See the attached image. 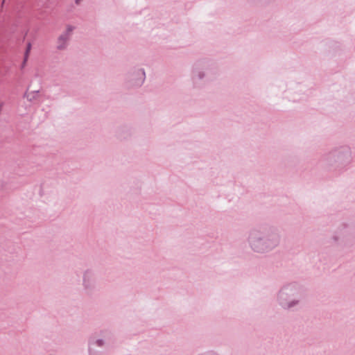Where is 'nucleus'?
I'll list each match as a JSON object with an SVG mask.
<instances>
[{
  "label": "nucleus",
  "instance_id": "obj_1",
  "mask_svg": "<svg viewBox=\"0 0 355 355\" xmlns=\"http://www.w3.org/2000/svg\"><path fill=\"white\" fill-rule=\"evenodd\" d=\"M246 241L252 252L264 255L279 247L282 234L275 226L262 225L251 228L248 232Z\"/></svg>",
  "mask_w": 355,
  "mask_h": 355
},
{
  "label": "nucleus",
  "instance_id": "obj_2",
  "mask_svg": "<svg viewBox=\"0 0 355 355\" xmlns=\"http://www.w3.org/2000/svg\"><path fill=\"white\" fill-rule=\"evenodd\" d=\"M324 167L336 175H341L349 170L354 162L352 148L341 145L332 148L322 157Z\"/></svg>",
  "mask_w": 355,
  "mask_h": 355
},
{
  "label": "nucleus",
  "instance_id": "obj_3",
  "mask_svg": "<svg viewBox=\"0 0 355 355\" xmlns=\"http://www.w3.org/2000/svg\"><path fill=\"white\" fill-rule=\"evenodd\" d=\"M305 295L304 287L296 282L284 284L276 294L277 305L284 311H295L302 306Z\"/></svg>",
  "mask_w": 355,
  "mask_h": 355
},
{
  "label": "nucleus",
  "instance_id": "obj_4",
  "mask_svg": "<svg viewBox=\"0 0 355 355\" xmlns=\"http://www.w3.org/2000/svg\"><path fill=\"white\" fill-rule=\"evenodd\" d=\"M111 333L108 331L101 332V337L96 336H91L88 341L89 355H101V353L97 350V348L105 347L109 344V338Z\"/></svg>",
  "mask_w": 355,
  "mask_h": 355
},
{
  "label": "nucleus",
  "instance_id": "obj_5",
  "mask_svg": "<svg viewBox=\"0 0 355 355\" xmlns=\"http://www.w3.org/2000/svg\"><path fill=\"white\" fill-rule=\"evenodd\" d=\"M146 79L145 71L142 68H134L125 75V83L127 87L134 88L141 87Z\"/></svg>",
  "mask_w": 355,
  "mask_h": 355
},
{
  "label": "nucleus",
  "instance_id": "obj_6",
  "mask_svg": "<svg viewBox=\"0 0 355 355\" xmlns=\"http://www.w3.org/2000/svg\"><path fill=\"white\" fill-rule=\"evenodd\" d=\"M207 64L205 63H199L193 69L191 79L195 87H199L207 80Z\"/></svg>",
  "mask_w": 355,
  "mask_h": 355
},
{
  "label": "nucleus",
  "instance_id": "obj_7",
  "mask_svg": "<svg viewBox=\"0 0 355 355\" xmlns=\"http://www.w3.org/2000/svg\"><path fill=\"white\" fill-rule=\"evenodd\" d=\"M97 279L95 272L92 269H87L83 274V286L87 293H91L96 288Z\"/></svg>",
  "mask_w": 355,
  "mask_h": 355
},
{
  "label": "nucleus",
  "instance_id": "obj_8",
  "mask_svg": "<svg viewBox=\"0 0 355 355\" xmlns=\"http://www.w3.org/2000/svg\"><path fill=\"white\" fill-rule=\"evenodd\" d=\"M75 27L71 25H67L66 26V30L63 32L58 38L57 40V49L58 50H64L67 49L68 46V42H69L71 37L72 35V33Z\"/></svg>",
  "mask_w": 355,
  "mask_h": 355
},
{
  "label": "nucleus",
  "instance_id": "obj_9",
  "mask_svg": "<svg viewBox=\"0 0 355 355\" xmlns=\"http://www.w3.org/2000/svg\"><path fill=\"white\" fill-rule=\"evenodd\" d=\"M38 95H39V92L34 91V92L26 93L24 95V97H26L28 101L33 102L37 98Z\"/></svg>",
  "mask_w": 355,
  "mask_h": 355
},
{
  "label": "nucleus",
  "instance_id": "obj_10",
  "mask_svg": "<svg viewBox=\"0 0 355 355\" xmlns=\"http://www.w3.org/2000/svg\"><path fill=\"white\" fill-rule=\"evenodd\" d=\"M31 48H32V44L31 42H28L27 44L26 49L25 53H24L25 62H27V60L28 59V56H29V53L31 52Z\"/></svg>",
  "mask_w": 355,
  "mask_h": 355
},
{
  "label": "nucleus",
  "instance_id": "obj_11",
  "mask_svg": "<svg viewBox=\"0 0 355 355\" xmlns=\"http://www.w3.org/2000/svg\"><path fill=\"white\" fill-rule=\"evenodd\" d=\"M26 62H25V57H24V61H23V62H22L21 67H22V68H23V67H25V65H26Z\"/></svg>",
  "mask_w": 355,
  "mask_h": 355
},
{
  "label": "nucleus",
  "instance_id": "obj_12",
  "mask_svg": "<svg viewBox=\"0 0 355 355\" xmlns=\"http://www.w3.org/2000/svg\"><path fill=\"white\" fill-rule=\"evenodd\" d=\"M82 1L83 0H75V3L76 4L79 5Z\"/></svg>",
  "mask_w": 355,
  "mask_h": 355
},
{
  "label": "nucleus",
  "instance_id": "obj_13",
  "mask_svg": "<svg viewBox=\"0 0 355 355\" xmlns=\"http://www.w3.org/2000/svg\"><path fill=\"white\" fill-rule=\"evenodd\" d=\"M333 239H334V241H338V236H333Z\"/></svg>",
  "mask_w": 355,
  "mask_h": 355
}]
</instances>
